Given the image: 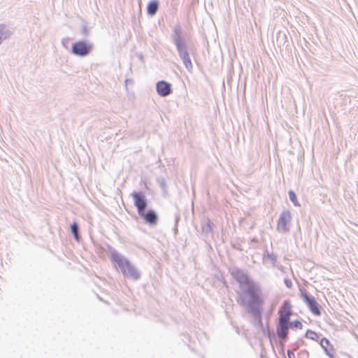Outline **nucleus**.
<instances>
[{
    "label": "nucleus",
    "mask_w": 358,
    "mask_h": 358,
    "mask_svg": "<svg viewBox=\"0 0 358 358\" xmlns=\"http://www.w3.org/2000/svg\"><path fill=\"white\" fill-rule=\"evenodd\" d=\"M230 274L238 284L240 289L236 291V301L240 306L251 315L252 324L263 329L262 316L264 313V299L260 285L243 269L234 267Z\"/></svg>",
    "instance_id": "1"
},
{
    "label": "nucleus",
    "mask_w": 358,
    "mask_h": 358,
    "mask_svg": "<svg viewBox=\"0 0 358 358\" xmlns=\"http://www.w3.org/2000/svg\"><path fill=\"white\" fill-rule=\"evenodd\" d=\"M104 251L108 255L111 262L118 267L124 277L137 281L141 278V272L130 260L118 252L113 247L106 243Z\"/></svg>",
    "instance_id": "2"
},
{
    "label": "nucleus",
    "mask_w": 358,
    "mask_h": 358,
    "mask_svg": "<svg viewBox=\"0 0 358 358\" xmlns=\"http://www.w3.org/2000/svg\"><path fill=\"white\" fill-rule=\"evenodd\" d=\"M171 39L184 66L188 71H191L193 69L189 56L192 48L188 44V38L180 23L173 28Z\"/></svg>",
    "instance_id": "3"
},
{
    "label": "nucleus",
    "mask_w": 358,
    "mask_h": 358,
    "mask_svg": "<svg viewBox=\"0 0 358 358\" xmlns=\"http://www.w3.org/2000/svg\"><path fill=\"white\" fill-rule=\"evenodd\" d=\"M94 50L92 42L87 39L78 40L72 43L71 53L78 57H85L91 54Z\"/></svg>",
    "instance_id": "4"
},
{
    "label": "nucleus",
    "mask_w": 358,
    "mask_h": 358,
    "mask_svg": "<svg viewBox=\"0 0 358 358\" xmlns=\"http://www.w3.org/2000/svg\"><path fill=\"white\" fill-rule=\"evenodd\" d=\"M300 296L306 304L310 311L315 315L319 316L322 313V306L317 302L315 297L306 289L300 290Z\"/></svg>",
    "instance_id": "5"
},
{
    "label": "nucleus",
    "mask_w": 358,
    "mask_h": 358,
    "mask_svg": "<svg viewBox=\"0 0 358 358\" xmlns=\"http://www.w3.org/2000/svg\"><path fill=\"white\" fill-rule=\"evenodd\" d=\"M292 214L289 210H283L278 220L276 229L278 232L286 234L290 231Z\"/></svg>",
    "instance_id": "6"
},
{
    "label": "nucleus",
    "mask_w": 358,
    "mask_h": 358,
    "mask_svg": "<svg viewBox=\"0 0 358 358\" xmlns=\"http://www.w3.org/2000/svg\"><path fill=\"white\" fill-rule=\"evenodd\" d=\"M131 196L134 200V205L136 208L138 214L145 210L148 206V200L142 191H134Z\"/></svg>",
    "instance_id": "7"
},
{
    "label": "nucleus",
    "mask_w": 358,
    "mask_h": 358,
    "mask_svg": "<svg viewBox=\"0 0 358 358\" xmlns=\"http://www.w3.org/2000/svg\"><path fill=\"white\" fill-rule=\"evenodd\" d=\"M279 322L288 324L292 315V306L289 300H285L278 310Z\"/></svg>",
    "instance_id": "8"
},
{
    "label": "nucleus",
    "mask_w": 358,
    "mask_h": 358,
    "mask_svg": "<svg viewBox=\"0 0 358 358\" xmlns=\"http://www.w3.org/2000/svg\"><path fill=\"white\" fill-rule=\"evenodd\" d=\"M138 216L143 220L144 223L150 227H155L159 222V215L156 210L152 208L144 210L138 214Z\"/></svg>",
    "instance_id": "9"
},
{
    "label": "nucleus",
    "mask_w": 358,
    "mask_h": 358,
    "mask_svg": "<svg viewBox=\"0 0 358 358\" xmlns=\"http://www.w3.org/2000/svg\"><path fill=\"white\" fill-rule=\"evenodd\" d=\"M289 329L288 324L277 322L275 336L278 337L277 342L282 348L284 347L285 343L288 340Z\"/></svg>",
    "instance_id": "10"
},
{
    "label": "nucleus",
    "mask_w": 358,
    "mask_h": 358,
    "mask_svg": "<svg viewBox=\"0 0 358 358\" xmlns=\"http://www.w3.org/2000/svg\"><path fill=\"white\" fill-rule=\"evenodd\" d=\"M156 92L161 97H166L172 94V85L166 80H159L156 83Z\"/></svg>",
    "instance_id": "11"
},
{
    "label": "nucleus",
    "mask_w": 358,
    "mask_h": 358,
    "mask_svg": "<svg viewBox=\"0 0 358 358\" xmlns=\"http://www.w3.org/2000/svg\"><path fill=\"white\" fill-rule=\"evenodd\" d=\"M319 343L326 355H327L329 358H335V349L328 338L322 337L320 340Z\"/></svg>",
    "instance_id": "12"
},
{
    "label": "nucleus",
    "mask_w": 358,
    "mask_h": 358,
    "mask_svg": "<svg viewBox=\"0 0 358 358\" xmlns=\"http://www.w3.org/2000/svg\"><path fill=\"white\" fill-rule=\"evenodd\" d=\"M160 7L159 0H151L150 1L146 6L147 15L150 17L155 16L158 12Z\"/></svg>",
    "instance_id": "13"
},
{
    "label": "nucleus",
    "mask_w": 358,
    "mask_h": 358,
    "mask_svg": "<svg viewBox=\"0 0 358 358\" xmlns=\"http://www.w3.org/2000/svg\"><path fill=\"white\" fill-rule=\"evenodd\" d=\"M13 34V30L5 24H0V44L9 38Z\"/></svg>",
    "instance_id": "14"
},
{
    "label": "nucleus",
    "mask_w": 358,
    "mask_h": 358,
    "mask_svg": "<svg viewBox=\"0 0 358 358\" xmlns=\"http://www.w3.org/2000/svg\"><path fill=\"white\" fill-rule=\"evenodd\" d=\"M201 227L202 233L208 235L213 233L215 224L209 218H206L201 221Z\"/></svg>",
    "instance_id": "15"
},
{
    "label": "nucleus",
    "mask_w": 358,
    "mask_h": 358,
    "mask_svg": "<svg viewBox=\"0 0 358 358\" xmlns=\"http://www.w3.org/2000/svg\"><path fill=\"white\" fill-rule=\"evenodd\" d=\"M70 231L75 241L79 243L81 241L82 237L80 231V226L76 221H74L70 224Z\"/></svg>",
    "instance_id": "16"
},
{
    "label": "nucleus",
    "mask_w": 358,
    "mask_h": 358,
    "mask_svg": "<svg viewBox=\"0 0 358 358\" xmlns=\"http://www.w3.org/2000/svg\"><path fill=\"white\" fill-rule=\"evenodd\" d=\"M262 259L264 263H265L268 260L270 261L271 264L273 267L276 266L277 265V255L273 253L268 252L267 248H266L264 252Z\"/></svg>",
    "instance_id": "17"
},
{
    "label": "nucleus",
    "mask_w": 358,
    "mask_h": 358,
    "mask_svg": "<svg viewBox=\"0 0 358 358\" xmlns=\"http://www.w3.org/2000/svg\"><path fill=\"white\" fill-rule=\"evenodd\" d=\"M276 43L279 47L285 45L286 48H287L289 46V41L287 34L283 31H278L276 37Z\"/></svg>",
    "instance_id": "18"
},
{
    "label": "nucleus",
    "mask_w": 358,
    "mask_h": 358,
    "mask_svg": "<svg viewBox=\"0 0 358 358\" xmlns=\"http://www.w3.org/2000/svg\"><path fill=\"white\" fill-rule=\"evenodd\" d=\"M264 334V336H266L271 343L274 340L275 343H277V338L274 333V331L270 329L269 325L268 324L267 327L265 328L264 327L263 329H260Z\"/></svg>",
    "instance_id": "19"
},
{
    "label": "nucleus",
    "mask_w": 358,
    "mask_h": 358,
    "mask_svg": "<svg viewBox=\"0 0 358 358\" xmlns=\"http://www.w3.org/2000/svg\"><path fill=\"white\" fill-rule=\"evenodd\" d=\"M157 183L162 190L163 196H166L168 194V186L166 183V179L163 176H158L157 178Z\"/></svg>",
    "instance_id": "20"
},
{
    "label": "nucleus",
    "mask_w": 358,
    "mask_h": 358,
    "mask_svg": "<svg viewBox=\"0 0 358 358\" xmlns=\"http://www.w3.org/2000/svg\"><path fill=\"white\" fill-rule=\"evenodd\" d=\"M320 336L321 334L319 333H317L311 329H307L304 336L306 338L310 339L312 341H318Z\"/></svg>",
    "instance_id": "21"
},
{
    "label": "nucleus",
    "mask_w": 358,
    "mask_h": 358,
    "mask_svg": "<svg viewBox=\"0 0 358 358\" xmlns=\"http://www.w3.org/2000/svg\"><path fill=\"white\" fill-rule=\"evenodd\" d=\"M80 34L85 37L90 36V28L89 27L88 22L86 20H83V23L80 27Z\"/></svg>",
    "instance_id": "22"
},
{
    "label": "nucleus",
    "mask_w": 358,
    "mask_h": 358,
    "mask_svg": "<svg viewBox=\"0 0 358 358\" xmlns=\"http://www.w3.org/2000/svg\"><path fill=\"white\" fill-rule=\"evenodd\" d=\"M288 196L290 201L293 203V205L296 207L301 206L300 203L297 199V196L295 192L292 189L288 191Z\"/></svg>",
    "instance_id": "23"
},
{
    "label": "nucleus",
    "mask_w": 358,
    "mask_h": 358,
    "mask_svg": "<svg viewBox=\"0 0 358 358\" xmlns=\"http://www.w3.org/2000/svg\"><path fill=\"white\" fill-rule=\"evenodd\" d=\"M303 324L299 320H295L289 322V327L291 329H302Z\"/></svg>",
    "instance_id": "24"
},
{
    "label": "nucleus",
    "mask_w": 358,
    "mask_h": 358,
    "mask_svg": "<svg viewBox=\"0 0 358 358\" xmlns=\"http://www.w3.org/2000/svg\"><path fill=\"white\" fill-rule=\"evenodd\" d=\"M180 220V215L179 213H177L174 215L175 224H174V227L173 228V233H174L175 236H176L178 234V223H179Z\"/></svg>",
    "instance_id": "25"
},
{
    "label": "nucleus",
    "mask_w": 358,
    "mask_h": 358,
    "mask_svg": "<svg viewBox=\"0 0 358 358\" xmlns=\"http://www.w3.org/2000/svg\"><path fill=\"white\" fill-rule=\"evenodd\" d=\"M305 343H304V341L302 339V338H299L298 339V341L296 342H295L294 343H293L291 346V350L295 351V350H297L301 345H304Z\"/></svg>",
    "instance_id": "26"
},
{
    "label": "nucleus",
    "mask_w": 358,
    "mask_h": 358,
    "mask_svg": "<svg viewBox=\"0 0 358 358\" xmlns=\"http://www.w3.org/2000/svg\"><path fill=\"white\" fill-rule=\"evenodd\" d=\"M297 356L299 358H308L309 352L306 350H303L298 353Z\"/></svg>",
    "instance_id": "27"
},
{
    "label": "nucleus",
    "mask_w": 358,
    "mask_h": 358,
    "mask_svg": "<svg viewBox=\"0 0 358 358\" xmlns=\"http://www.w3.org/2000/svg\"><path fill=\"white\" fill-rule=\"evenodd\" d=\"M71 40V38L69 37H66V38H63L62 39V41H61V43H62V45L67 49L68 48V43H69V41Z\"/></svg>",
    "instance_id": "28"
},
{
    "label": "nucleus",
    "mask_w": 358,
    "mask_h": 358,
    "mask_svg": "<svg viewBox=\"0 0 358 358\" xmlns=\"http://www.w3.org/2000/svg\"><path fill=\"white\" fill-rule=\"evenodd\" d=\"M231 246L238 251H242L243 248H241V245L238 243H234L233 241L231 242Z\"/></svg>",
    "instance_id": "29"
},
{
    "label": "nucleus",
    "mask_w": 358,
    "mask_h": 358,
    "mask_svg": "<svg viewBox=\"0 0 358 358\" xmlns=\"http://www.w3.org/2000/svg\"><path fill=\"white\" fill-rule=\"evenodd\" d=\"M284 283H285V286H286L287 288H289V289L292 288V282L291 279H289V278H285L284 279Z\"/></svg>",
    "instance_id": "30"
},
{
    "label": "nucleus",
    "mask_w": 358,
    "mask_h": 358,
    "mask_svg": "<svg viewBox=\"0 0 358 358\" xmlns=\"http://www.w3.org/2000/svg\"><path fill=\"white\" fill-rule=\"evenodd\" d=\"M287 354L289 358H296L295 355L294 353V350L291 349H288L287 350Z\"/></svg>",
    "instance_id": "31"
},
{
    "label": "nucleus",
    "mask_w": 358,
    "mask_h": 358,
    "mask_svg": "<svg viewBox=\"0 0 358 358\" xmlns=\"http://www.w3.org/2000/svg\"><path fill=\"white\" fill-rule=\"evenodd\" d=\"M138 58H139V59H140L141 61H142V62L143 61V54H142V53H139V54L138 55Z\"/></svg>",
    "instance_id": "32"
},
{
    "label": "nucleus",
    "mask_w": 358,
    "mask_h": 358,
    "mask_svg": "<svg viewBox=\"0 0 358 358\" xmlns=\"http://www.w3.org/2000/svg\"><path fill=\"white\" fill-rule=\"evenodd\" d=\"M124 82H125L126 85H127V83H128L129 82H130V83H133V80H131V79H128V78H127V79L125 80V81H124Z\"/></svg>",
    "instance_id": "33"
},
{
    "label": "nucleus",
    "mask_w": 358,
    "mask_h": 358,
    "mask_svg": "<svg viewBox=\"0 0 358 358\" xmlns=\"http://www.w3.org/2000/svg\"><path fill=\"white\" fill-rule=\"evenodd\" d=\"M252 242H254V243H257V242H258V240H257V238H253L252 239Z\"/></svg>",
    "instance_id": "34"
},
{
    "label": "nucleus",
    "mask_w": 358,
    "mask_h": 358,
    "mask_svg": "<svg viewBox=\"0 0 358 358\" xmlns=\"http://www.w3.org/2000/svg\"><path fill=\"white\" fill-rule=\"evenodd\" d=\"M260 357H261V358H266V357H265V356L264 355V354L262 352L261 353Z\"/></svg>",
    "instance_id": "35"
},
{
    "label": "nucleus",
    "mask_w": 358,
    "mask_h": 358,
    "mask_svg": "<svg viewBox=\"0 0 358 358\" xmlns=\"http://www.w3.org/2000/svg\"><path fill=\"white\" fill-rule=\"evenodd\" d=\"M97 297L100 301H103V299L99 295L97 296Z\"/></svg>",
    "instance_id": "36"
}]
</instances>
